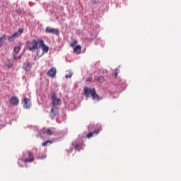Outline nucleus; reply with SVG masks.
Segmentation results:
<instances>
[{
  "label": "nucleus",
  "instance_id": "1",
  "mask_svg": "<svg viewBox=\"0 0 181 181\" xmlns=\"http://www.w3.org/2000/svg\"><path fill=\"white\" fill-rule=\"evenodd\" d=\"M84 90V95L86 97L88 98L90 97V94L91 97L93 98V100H95L96 101L100 100V96L98 95L97 93L95 92V88H88L87 86H85L83 88Z\"/></svg>",
  "mask_w": 181,
  "mask_h": 181
},
{
  "label": "nucleus",
  "instance_id": "2",
  "mask_svg": "<svg viewBox=\"0 0 181 181\" xmlns=\"http://www.w3.org/2000/svg\"><path fill=\"white\" fill-rule=\"evenodd\" d=\"M21 33H23V28H19L17 32H16L14 34H13L11 36L8 37L7 38V40L8 42H13L16 37L21 36Z\"/></svg>",
  "mask_w": 181,
  "mask_h": 181
},
{
  "label": "nucleus",
  "instance_id": "3",
  "mask_svg": "<svg viewBox=\"0 0 181 181\" xmlns=\"http://www.w3.org/2000/svg\"><path fill=\"white\" fill-rule=\"evenodd\" d=\"M51 98L52 100V107H57L58 105H60V98H57V95L56 93H52L51 95Z\"/></svg>",
  "mask_w": 181,
  "mask_h": 181
},
{
  "label": "nucleus",
  "instance_id": "4",
  "mask_svg": "<svg viewBox=\"0 0 181 181\" xmlns=\"http://www.w3.org/2000/svg\"><path fill=\"white\" fill-rule=\"evenodd\" d=\"M39 47H42V53L45 54V53H47L49 52V47L46 46V44H45V41L43 40H39Z\"/></svg>",
  "mask_w": 181,
  "mask_h": 181
},
{
  "label": "nucleus",
  "instance_id": "5",
  "mask_svg": "<svg viewBox=\"0 0 181 181\" xmlns=\"http://www.w3.org/2000/svg\"><path fill=\"white\" fill-rule=\"evenodd\" d=\"M45 33L56 35L57 36H59V31L57 30V28H53L52 27H47L45 29Z\"/></svg>",
  "mask_w": 181,
  "mask_h": 181
},
{
  "label": "nucleus",
  "instance_id": "6",
  "mask_svg": "<svg viewBox=\"0 0 181 181\" xmlns=\"http://www.w3.org/2000/svg\"><path fill=\"white\" fill-rule=\"evenodd\" d=\"M42 133L46 135H49V136L52 135H56V129L54 128H47L42 129Z\"/></svg>",
  "mask_w": 181,
  "mask_h": 181
},
{
  "label": "nucleus",
  "instance_id": "7",
  "mask_svg": "<svg viewBox=\"0 0 181 181\" xmlns=\"http://www.w3.org/2000/svg\"><path fill=\"white\" fill-rule=\"evenodd\" d=\"M50 114L52 119L54 117L59 115V108H57V106H52Z\"/></svg>",
  "mask_w": 181,
  "mask_h": 181
},
{
  "label": "nucleus",
  "instance_id": "8",
  "mask_svg": "<svg viewBox=\"0 0 181 181\" xmlns=\"http://www.w3.org/2000/svg\"><path fill=\"white\" fill-rule=\"evenodd\" d=\"M19 52H21V47H16L13 50L14 60H19V59H21L22 56H18Z\"/></svg>",
  "mask_w": 181,
  "mask_h": 181
},
{
  "label": "nucleus",
  "instance_id": "9",
  "mask_svg": "<svg viewBox=\"0 0 181 181\" xmlns=\"http://www.w3.org/2000/svg\"><path fill=\"white\" fill-rule=\"evenodd\" d=\"M28 158H25L24 162L25 163H30L35 160V156H33V153L32 152L28 151Z\"/></svg>",
  "mask_w": 181,
  "mask_h": 181
},
{
  "label": "nucleus",
  "instance_id": "10",
  "mask_svg": "<svg viewBox=\"0 0 181 181\" xmlns=\"http://www.w3.org/2000/svg\"><path fill=\"white\" fill-rule=\"evenodd\" d=\"M37 45H38L37 40H33L31 41V47H29V50H30L31 52H33V50H36V49L39 47Z\"/></svg>",
  "mask_w": 181,
  "mask_h": 181
},
{
  "label": "nucleus",
  "instance_id": "11",
  "mask_svg": "<svg viewBox=\"0 0 181 181\" xmlns=\"http://www.w3.org/2000/svg\"><path fill=\"white\" fill-rule=\"evenodd\" d=\"M10 104L13 106H16L19 105V99L16 96H12L10 98Z\"/></svg>",
  "mask_w": 181,
  "mask_h": 181
},
{
  "label": "nucleus",
  "instance_id": "12",
  "mask_svg": "<svg viewBox=\"0 0 181 181\" xmlns=\"http://www.w3.org/2000/svg\"><path fill=\"white\" fill-rule=\"evenodd\" d=\"M23 69H24L25 71H30V69H32V64L29 62L24 63Z\"/></svg>",
  "mask_w": 181,
  "mask_h": 181
},
{
  "label": "nucleus",
  "instance_id": "13",
  "mask_svg": "<svg viewBox=\"0 0 181 181\" xmlns=\"http://www.w3.org/2000/svg\"><path fill=\"white\" fill-rule=\"evenodd\" d=\"M57 70L56 68L52 67L47 72V76L49 77H54L56 76Z\"/></svg>",
  "mask_w": 181,
  "mask_h": 181
},
{
  "label": "nucleus",
  "instance_id": "14",
  "mask_svg": "<svg viewBox=\"0 0 181 181\" xmlns=\"http://www.w3.org/2000/svg\"><path fill=\"white\" fill-rule=\"evenodd\" d=\"M98 134H100L99 129L95 130L93 132H90L87 134L86 138L90 139V138H93V136H94V135H98Z\"/></svg>",
  "mask_w": 181,
  "mask_h": 181
},
{
  "label": "nucleus",
  "instance_id": "15",
  "mask_svg": "<svg viewBox=\"0 0 181 181\" xmlns=\"http://www.w3.org/2000/svg\"><path fill=\"white\" fill-rule=\"evenodd\" d=\"M5 42H6V35L4 34L0 37V47H2L5 44Z\"/></svg>",
  "mask_w": 181,
  "mask_h": 181
},
{
  "label": "nucleus",
  "instance_id": "16",
  "mask_svg": "<svg viewBox=\"0 0 181 181\" xmlns=\"http://www.w3.org/2000/svg\"><path fill=\"white\" fill-rule=\"evenodd\" d=\"M24 108H30V99L24 98Z\"/></svg>",
  "mask_w": 181,
  "mask_h": 181
},
{
  "label": "nucleus",
  "instance_id": "17",
  "mask_svg": "<svg viewBox=\"0 0 181 181\" xmlns=\"http://www.w3.org/2000/svg\"><path fill=\"white\" fill-rule=\"evenodd\" d=\"M74 52L76 53V54H80V53H81V45H76L74 47Z\"/></svg>",
  "mask_w": 181,
  "mask_h": 181
},
{
  "label": "nucleus",
  "instance_id": "18",
  "mask_svg": "<svg viewBox=\"0 0 181 181\" xmlns=\"http://www.w3.org/2000/svg\"><path fill=\"white\" fill-rule=\"evenodd\" d=\"M35 50H37V57H42V56H43L44 54H43L42 51H41L40 47L36 48Z\"/></svg>",
  "mask_w": 181,
  "mask_h": 181
},
{
  "label": "nucleus",
  "instance_id": "19",
  "mask_svg": "<svg viewBox=\"0 0 181 181\" xmlns=\"http://www.w3.org/2000/svg\"><path fill=\"white\" fill-rule=\"evenodd\" d=\"M95 80H97V81H98L99 83H104L105 81L104 76H99L95 78Z\"/></svg>",
  "mask_w": 181,
  "mask_h": 181
},
{
  "label": "nucleus",
  "instance_id": "20",
  "mask_svg": "<svg viewBox=\"0 0 181 181\" xmlns=\"http://www.w3.org/2000/svg\"><path fill=\"white\" fill-rule=\"evenodd\" d=\"M52 144V141L47 140L42 143V146H47V145H51Z\"/></svg>",
  "mask_w": 181,
  "mask_h": 181
},
{
  "label": "nucleus",
  "instance_id": "21",
  "mask_svg": "<svg viewBox=\"0 0 181 181\" xmlns=\"http://www.w3.org/2000/svg\"><path fill=\"white\" fill-rule=\"evenodd\" d=\"M77 45V41L76 40H73L71 42V47H76V45Z\"/></svg>",
  "mask_w": 181,
  "mask_h": 181
},
{
  "label": "nucleus",
  "instance_id": "22",
  "mask_svg": "<svg viewBox=\"0 0 181 181\" xmlns=\"http://www.w3.org/2000/svg\"><path fill=\"white\" fill-rule=\"evenodd\" d=\"M73 76V72L69 71L66 75L65 77L66 78H70Z\"/></svg>",
  "mask_w": 181,
  "mask_h": 181
},
{
  "label": "nucleus",
  "instance_id": "23",
  "mask_svg": "<svg viewBox=\"0 0 181 181\" xmlns=\"http://www.w3.org/2000/svg\"><path fill=\"white\" fill-rule=\"evenodd\" d=\"M80 148H81V146L78 144L75 146L76 151H80Z\"/></svg>",
  "mask_w": 181,
  "mask_h": 181
},
{
  "label": "nucleus",
  "instance_id": "24",
  "mask_svg": "<svg viewBox=\"0 0 181 181\" xmlns=\"http://www.w3.org/2000/svg\"><path fill=\"white\" fill-rule=\"evenodd\" d=\"M6 66H7L8 69H12V67H13V64H6Z\"/></svg>",
  "mask_w": 181,
  "mask_h": 181
},
{
  "label": "nucleus",
  "instance_id": "25",
  "mask_svg": "<svg viewBox=\"0 0 181 181\" xmlns=\"http://www.w3.org/2000/svg\"><path fill=\"white\" fill-rule=\"evenodd\" d=\"M92 80H93V77H89V78H88L86 81H92Z\"/></svg>",
  "mask_w": 181,
  "mask_h": 181
},
{
  "label": "nucleus",
  "instance_id": "26",
  "mask_svg": "<svg viewBox=\"0 0 181 181\" xmlns=\"http://www.w3.org/2000/svg\"><path fill=\"white\" fill-rule=\"evenodd\" d=\"M21 168H23L22 165H20Z\"/></svg>",
  "mask_w": 181,
  "mask_h": 181
},
{
  "label": "nucleus",
  "instance_id": "27",
  "mask_svg": "<svg viewBox=\"0 0 181 181\" xmlns=\"http://www.w3.org/2000/svg\"><path fill=\"white\" fill-rule=\"evenodd\" d=\"M35 60H36V57H35Z\"/></svg>",
  "mask_w": 181,
  "mask_h": 181
}]
</instances>
